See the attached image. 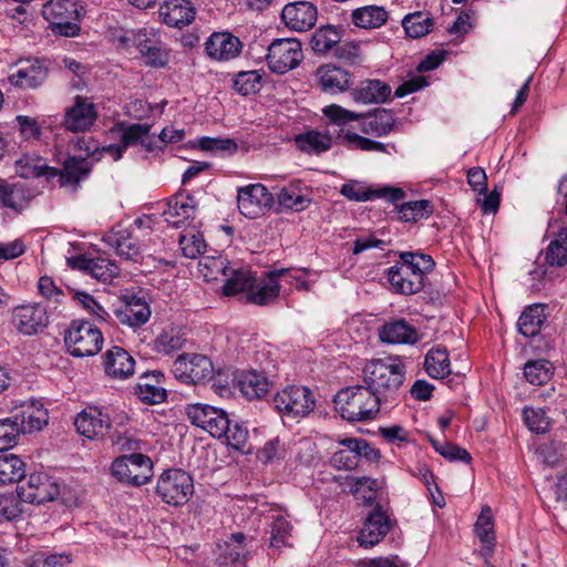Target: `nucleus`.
<instances>
[{"mask_svg": "<svg viewBox=\"0 0 567 567\" xmlns=\"http://www.w3.org/2000/svg\"><path fill=\"white\" fill-rule=\"evenodd\" d=\"M65 346L73 357H91L100 352L103 336L99 328L84 320H74L65 331Z\"/></svg>", "mask_w": 567, "mask_h": 567, "instance_id": "5", "label": "nucleus"}, {"mask_svg": "<svg viewBox=\"0 0 567 567\" xmlns=\"http://www.w3.org/2000/svg\"><path fill=\"white\" fill-rule=\"evenodd\" d=\"M133 357L121 347H113L104 354V369L109 377L124 380L134 372Z\"/></svg>", "mask_w": 567, "mask_h": 567, "instance_id": "31", "label": "nucleus"}, {"mask_svg": "<svg viewBox=\"0 0 567 567\" xmlns=\"http://www.w3.org/2000/svg\"><path fill=\"white\" fill-rule=\"evenodd\" d=\"M340 444L346 449L334 452L331 457V464L338 470H354L362 456L369 460L379 457L378 450L373 449L365 440L344 439Z\"/></svg>", "mask_w": 567, "mask_h": 567, "instance_id": "16", "label": "nucleus"}, {"mask_svg": "<svg viewBox=\"0 0 567 567\" xmlns=\"http://www.w3.org/2000/svg\"><path fill=\"white\" fill-rule=\"evenodd\" d=\"M151 313L146 300L134 295L126 296L125 302L115 311L117 320L131 328L145 324L150 320Z\"/></svg>", "mask_w": 567, "mask_h": 567, "instance_id": "26", "label": "nucleus"}, {"mask_svg": "<svg viewBox=\"0 0 567 567\" xmlns=\"http://www.w3.org/2000/svg\"><path fill=\"white\" fill-rule=\"evenodd\" d=\"M14 410L17 412L12 419L19 422L17 425L21 429V433L40 431L48 423V412L41 401H23Z\"/></svg>", "mask_w": 567, "mask_h": 567, "instance_id": "23", "label": "nucleus"}, {"mask_svg": "<svg viewBox=\"0 0 567 567\" xmlns=\"http://www.w3.org/2000/svg\"><path fill=\"white\" fill-rule=\"evenodd\" d=\"M340 41V34L331 25L321 27L315 31L311 38V48L318 53H326Z\"/></svg>", "mask_w": 567, "mask_h": 567, "instance_id": "56", "label": "nucleus"}, {"mask_svg": "<svg viewBox=\"0 0 567 567\" xmlns=\"http://www.w3.org/2000/svg\"><path fill=\"white\" fill-rule=\"evenodd\" d=\"M281 19L293 31H307L317 21V9L307 1L289 3L282 9Z\"/></svg>", "mask_w": 567, "mask_h": 567, "instance_id": "25", "label": "nucleus"}, {"mask_svg": "<svg viewBox=\"0 0 567 567\" xmlns=\"http://www.w3.org/2000/svg\"><path fill=\"white\" fill-rule=\"evenodd\" d=\"M280 284L274 272L265 279L256 280L254 288L246 295V299L255 305L264 306L274 301L279 295Z\"/></svg>", "mask_w": 567, "mask_h": 567, "instance_id": "40", "label": "nucleus"}, {"mask_svg": "<svg viewBox=\"0 0 567 567\" xmlns=\"http://www.w3.org/2000/svg\"><path fill=\"white\" fill-rule=\"evenodd\" d=\"M292 525L282 515L274 517L270 525V546L280 549L284 546H289L291 537Z\"/></svg>", "mask_w": 567, "mask_h": 567, "instance_id": "57", "label": "nucleus"}, {"mask_svg": "<svg viewBox=\"0 0 567 567\" xmlns=\"http://www.w3.org/2000/svg\"><path fill=\"white\" fill-rule=\"evenodd\" d=\"M76 432L87 439H94L102 433L103 421L96 410H84L74 420Z\"/></svg>", "mask_w": 567, "mask_h": 567, "instance_id": "49", "label": "nucleus"}, {"mask_svg": "<svg viewBox=\"0 0 567 567\" xmlns=\"http://www.w3.org/2000/svg\"><path fill=\"white\" fill-rule=\"evenodd\" d=\"M310 189L300 181H295L282 187L277 194V199L282 208L302 212L311 203Z\"/></svg>", "mask_w": 567, "mask_h": 567, "instance_id": "32", "label": "nucleus"}, {"mask_svg": "<svg viewBox=\"0 0 567 567\" xmlns=\"http://www.w3.org/2000/svg\"><path fill=\"white\" fill-rule=\"evenodd\" d=\"M402 25L410 38L416 39L430 32L433 20L423 12H414L404 17Z\"/></svg>", "mask_w": 567, "mask_h": 567, "instance_id": "54", "label": "nucleus"}, {"mask_svg": "<svg viewBox=\"0 0 567 567\" xmlns=\"http://www.w3.org/2000/svg\"><path fill=\"white\" fill-rule=\"evenodd\" d=\"M110 471L111 475L123 484L142 486L153 476V462L142 453L121 455L112 462Z\"/></svg>", "mask_w": 567, "mask_h": 567, "instance_id": "4", "label": "nucleus"}, {"mask_svg": "<svg viewBox=\"0 0 567 567\" xmlns=\"http://www.w3.org/2000/svg\"><path fill=\"white\" fill-rule=\"evenodd\" d=\"M186 342L184 333L175 328L163 330L154 340L153 349L164 355H172L181 350Z\"/></svg>", "mask_w": 567, "mask_h": 567, "instance_id": "46", "label": "nucleus"}, {"mask_svg": "<svg viewBox=\"0 0 567 567\" xmlns=\"http://www.w3.org/2000/svg\"><path fill=\"white\" fill-rule=\"evenodd\" d=\"M96 118L94 104L76 96L74 105L65 114L64 125L69 131L81 132L90 128Z\"/></svg>", "mask_w": 567, "mask_h": 567, "instance_id": "29", "label": "nucleus"}, {"mask_svg": "<svg viewBox=\"0 0 567 567\" xmlns=\"http://www.w3.org/2000/svg\"><path fill=\"white\" fill-rule=\"evenodd\" d=\"M341 143L350 150H361L367 152H386L383 143L367 138L354 132L347 131L339 135Z\"/></svg>", "mask_w": 567, "mask_h": 567, "instance_id": "55", "label": "nucleus"}, {"mask_svg": "<svg viewBox=\"0 0 567 567\" xmlns=\"http://www.w3.org/2000/svg\"><path fill=\"white\" fill-rule=\"evenodd\" d=\"M545 259L551 266L561 267L567 264V227L561 229L549 243Z\"/></svg>", "mask_w": 567, "mask_h": 567, "instance_id": "52", "label": "nucleus"}, {"mask_svg": "<svg viewBox=\"0 0 567 567\" xmlns=\"http://www.w3.org/2000/svg\"><path fill=\"white\" fill-rule=\"evenodd\" d=\"M546 319L543 305L527 307L518 318L517 328L524 337H535Z\"/></svg>", "mask_w": 567, "mask_h": 567, "instance_id": "43", "label": "nucleus"}, {"mask_svg": "<svg viewBox=\"0 0 567 567\" xmlns=\"http://www.w3.org/2000/svg\"><path fill=\"white\" fill-rule=\"evenodd\" d=\"M303 59L297 39H276L268 47L267 64L271 72L285 74L296 69Z\"/></svg>", "mask_w": 567, "mask_h": 567, "instance_id": "8", "label": "nucleus"}, {"mask_svg": "<svg viewBox=\"0 0 567 567\" xmlns=\"http://www.w3.org/2000/svg\"><path fill=\"white\" fill-rule=\"evenodd\" d=\"M261 73L257 70L239 72L234 80V87L243 95L259 91Z\"/></svg>", "mask_w": 567, "mask_h": 567, "instance_id": "60", "label": "nucleus"}, {"mask_svg": "<svg viewBox=\"0 0 567 567\" xmlns=\"http://www.w3.org/2000/svg\"><path fill=\"white\" fill-rule=\"evenodd\" d=\"M195 14V8L189 0H164L159 8L163 22L173 28L188 25Z\"/></svg>", "mask_w": 567, "mask_h": 567, "instance_id": "28", "label": "nucleus"}, {"mask_svg": "<svg viewBox=\"0 0 567 567\" xmlns=\"http://www.w3.org/2000/svg\"><path fill=\"white\" fill-rule=\"evenodd\" d=\"M475 533L482 543L495 540L494 519L489 506L482 508L481 515L475 523Z\"/></svg>", "mask_w": 567, "mask_h": 567, "instance_id": "62", "label": "nucleus"}, {"mask_svg": "<svg viewBox=\"0 0 567 567\" xmlns=\"http://www.w3.org/2000/svg\"><path fill=\"white\" fill-rule=\"evenodd\" d=\"M340 194L346 198L355 202H368L374 198H383L391 204L404 198L405 193L402 188L389 185L377 187L368 186L360 181H349L340 188Z\"/></svg>", "mask_w": 567, "mask_h": 567, "instance_id": "13", "label": "nucleus"}, {"mask_svg": "<svg viewBox=\"0 0 567 567\" xmlns=\"http://www.w3.org/2000/svg\"><path fill=\"white\" fill-rule=\"evenodd\" d=\"M361 118L363 120L361 123V131L364 134L378 137L388 135L394 125L392 112L384 109L379 110L371 115L363 114V117Z\"/></svg>", "mask_w": 567, "mask_h": 567, "instance_id": "41", "label": "nucleus"}, {"mask_svg": "<svg viewBox=\"0 0 567 567\" xmlns=\"http://www.w3.org/2000/svg\"><path fill=\"white\" fill-rule=\"evenodd\" d=\"M398 218L404 223H416L427 218L433 213L430 200H411L398 206Z\"/></svg>", "mask_w": 567, "mask_h": 567, "instance_id": "48", "label": "nucleus"}, {"mask_svg": "<svg viewBox=\"0 0 567 567\" xmlns=\"http://www.w3.org/2000/svg\"><path fill=\"white\" fill-rule=\"evenodd\" d=\"M91 167L85 158L69 157L63 163V168L59 169V182L61 186L75 188L78 184L86 178Z\"/></svg>", "mask_w": 567, "mask_h": 567, "instance_id": "39", "label": "nucleus"}, {"mask_svg": "<svg viewBox=\"0 0 567 567\" xmlns=\"http://www.w3.org/2000/svg\"><path fill=\"white\" fill-rule=\"evenodd\" d=\"M186 414L192 424L207 431L213 437L221 439L227 433L229 420L224 410L208 404H192Z\"/></svg>", "mask_w": 567, "mask_h": 567, "instance_id": "12", "label": "nucleus"}, {"mask_svg": "<svg viewBox=\"0 0 567 567\" xmlns=\"http://www.w3.org/2000/svg\"><path fill=\"white\" fill-rule=\"evenodd\" d=\"M246 536L243 533L231 534L224 545L219 546L218 563L221 565L246 566L249 551L244 544Z\"/></svg>", "mask_w": 567, "mask_h": 567, "instance_id": "36", "label": "nucleus"}, {"mask_svg": "<svg viewBox=\"0 0 567 567\" xmlns=\"http://www.w3.org/2000/svg\"><path fill=\"white\" fill-rule=\"evenodd\" d=\"M48 76V66L40 59H24L11 64L7 81L10 85L23 90L37 89Z\"/></svg>", "mask_w": 567, "mask_h": 567, "instance_id": "11", "label": "nucleus"}, {"mask_svg": "<svg viewBox=\"0 0 567 567\" xmlns=\"http://www.w3.org/2000/svg\"><path fill=\"white\" fill-rule=\"evenodd\" d=\"M68 264L102 282H111L120 272L117 265L104 257L76 256L68 259Z\"/></svg>", "mask_w": 567, "mask_h": 567, "instance_id": "22", "label": "nucleus"}, {"mask_svg": "<svg viewBox=\"0 0 567 567\" xmlns=\"http://www.w3.org/2000/svg\"><path fill=\"white\" fill-rule=\"evenodd\" d=\"M238 209L247 218L260 217L272 205L271 193L261 184H252L238 189Z\"/></svg>", "mask_w": 567, "mask_h": 567, "instance_id": "15", "label": "nucleus"}, {"mask_svg": "<svg viewBox=\"0 0 567 567\" xmlns=\"http://www.w3.org/2000/svg\"><path fill=\"white\" fill-rule=\"evenodd\" d=\"M316 81L321 91L336 95L349 90L352 75L342 68L332 64H323L316 71Z\"/></svg>", "mask_w": 567, "mask_h": 567, "instance_id": "24", "label": "nucleus"}, {"mask_svg": "<svg viewBox=\"0 0 567 567\" xmlns=\"http://www.w3.org/2000/svg\"><path fill=\"white\" fill-rule=\"evenodd\" d=\"M350 485V493L357 498L361 499L364 504H371L375 499V492L378 483L375 480L367 476L362 477H348Z\"/></svg>", "mask_w": 567, "mask_h": 567, "instance_id": "53", "label": "nucleus"}, {"mask_svg": "<svg viewBox=\"0 0 567 567\" xmlns=\"http://www.w3.org/2000/svg\"><path fill=\"white\" fill-rule=\"evenodd\" d=\"M105 241L115 249L118 256L134 259L140 255V245L132 236V231L122 227L113 228Z\"/></svg>", "mask_w": 567, "mask_h": 567, "instance_id": "38", "label": "nucleus"}, {"mask_svg": "<svg viewBox=\"0 0 567 567\" xmlns=\"http://www.w3.org/2000/svg\"><path fill=\"white\" fill-rule=\"evenodd\" d=\"M172 372L175 379L186 385H200L204 380L210 378L213 364L203 354H181L174 361Z\"/></svg>", "mask_w": 567, "mask_h": 567, "instance_id": "10", "label": "nucleus"}, {"mask_svg": "<svg viewBox=\"0 0 567 567\" xmlns=\"http://www.w3.org/2000/svg\"><path fill=\"white\" fill-rule=\"evenodd\" d=\"M221 293L227 297L248 293L254 288L256 277L247 267H229L225 276Z\"/></svg>", "mask_w": 567, "mask_h": 567, "instance_id": "35", "label": "nucleus"}, {"mask_svg": "<svg viewBox=\"0 0 567 567\" xmlns=\"http://www.w3.org/2000/svg\"><path fill=\"white\" fill-rule=\"evenodd\" d=\"M553 364L547 360L528 361L524 367L527 382L534 386L545 385L553 377Z\"/></svg>", "mask_w": 567, "mask_h": 567, "instance_id": "50", "label": "nucleus"}, {"mask_svg": "<svg viewBox=\"0 0 567 567\" xmlns=\"http://www.w3.org/2000/svg\"><path fill=\"white\" fill-rule=\"evenodd\" d=\"M322 114L330 124L343 126L350 122L359 121L363 114L347 110L338 104H329L322 109Z\"/></svg>", "mask_w": 567, "mask_h": 567, "instance_id": "59", "label": "nucleus"}, {"mask_svg": "<svg viewBox=\"0 0 567 567\" xmlns=\"http://www.w3.org/2000/svg\"><path fill=\"white\" fill-rule=\"evenodd\" d=\"M207 54L217 61H227L239 55L243 44L229 32L213 33L205 44Z\"/></svg>", "mask_w": 567, "mask_h": 567, "instance_id": "27", "label": "nucleus"}, {"mask_svg": "<svg viewBox=\"0 0 567 567\" xmlns=\"http://www.w3.org/2000/svg\"><path fill=\"white\" fill-rule=\"evenodd\" d=\"M523 416L526 426L532 432L544 434L549 430V421L542 409L525 408Z\"/></svg>", "mask_w": 567, "mask_h": 567, "instance_id": "64", "label": "nucleus"}, {"mask_svg": "<svg viewBox=\"0 0 567 567\" xmlns=\"http://www.w3.org/2000/svg\"><path fill=\"white\" fill-rule=\"evenodd\" d=\"M16 173L22 178L44 176L47 179L55 178L59 169L48 166L45 161L35 155H23L16 161Z\"/></svg>", "mask_w": 567, "mask_h": 567, "instance_id": "37", "label": "nucleus"}, {"mask_svg": "<svg viewBox=\"0 0 567 567\" xmlns=\"http://www.w3.org/2000/svg\"><path fill=\"white\" fill-rule=\"evenodd\" d=\"M229 267L228 260L223 256H203L198 261V271L206 281L225 278Z\"/></svg>", "mask_w": 567, "mask_h": 567, "instance_id": "51", "label": "nucleus"}, {"mask_svg": "<svg viewBox=\"0 0 567 567\" xmlns=\"http://www.w3.org/2000/svg\"><path fill=\"white\" fill-rule=\"evenodd\" d=\"M196 210L195 199L190 195H176L167 204L163 216L174 227H182L185 221L194 218Z\"/></svg>", "mask_w": 567, "mask_h": 567, "instance_id": "34", "label": "nucleus"}, {"mask_svg": "<svg viewBox=\"0 0 567 567\" xmlns=\"http://www.w3.org/2000/svg\"><path fill=\"white\" fill-rule=\"evenodd\" d=\"M405 369L398 358L375 359L363 369L367 390H396L403 384Z\"/></svg>", "mask_w": 567, "mask_h": 567, "instance_id": "3", "label": "nucleus"}, {"mask_svg": "<svg viewBox=\"0 0 567 567\" xmlns=\"http://www.w3.org/2000/svg\"><path fill=\"white\" fill-rule=\"evenodd\" d=\"M12 417L0 420V452L12 449L18 444L21 429Z\"/></svg>", "mask_w": 567, "mask_h": 567, "instance_id": "61", "label": "nucleus"}, {"mask_svg": "<svg viewBox=\"0 0 567 567\" xmlns=\"http://www.w3.org/2000/svg\"><path fill=\"white\" fill-rule=\"evenodd\" d=\"M42 16L55 34L75 37L80 32V11L74 0H50L43 6Z\"/></svg>", "mask_w": 567, "mask_h": 567, "instance_id": "7", "label": "nucleus"}, {"mask_svg": "<svg viewBox=\"0 0 567 567\" xmlns=\"http://www.w3.org/2000/svg\"><path fill=\"white\" fill-rule=\"evenodd\" d=\"M268 385H272L267 377L256 370H238L233 368H224L218 370L214 378L213 388L216 390H227L237 388L238 390H266Z\"/></svg>", "mask_w": 567, "mask_h": 567, "instance_id": "9", "label": "nucleus"}, {"mask_svg": "<svg viewBox=\"0 0 567 567\" xmlns=\"http://www.w3.org/2000/svg\"><path fill=\"white\" fill-rule=\"evenodd\" d=\"M12 323L24 336L38 334L49 323L47 308L38 302L18 306L12 311Z\"/></svg>", "mask_w": 567, "mask_h": 567, "instance_id": "14", "label": "nucleus"}, {"mask_svg": "<svg viewBox=\"0 0 567 567\" xmlns=\"http://www.w3.org/2000/svg\"><path fill=\"white\" fill-rule=\"evenodd\" d=\"M354 25L362 29H377L382 27L388 20V12L383 7L365 6L355 9L352 14Z\"/></svg>", "mask_w": 567, "mask_h": 567, "instance_id": "42", "label": "nucleus"}, {"mask_svg": "<svg viewBox=\"0 0 567 567\" xmlns=\"http://www.w3.org/2000/svg\"><path fill=\"white\" fill-rule=\"evenodd\" d=\"M391 527V519L378 506L365 517L357 540L361 547L371 548L385 537Z\"/></svg>", "mask_w": 567, "mask_h": 567, "instance_id": "19", "label": "nucleus"}, {"mask_svg": "<svg viewBox=\"0 0 567 567\" xmlns=\"http://www.w3.org/2000/svg\"><path fill=\"white\" fill-rule=\"evenodd\" d=\"M272 402L280 413L305 416L313 410L316 399L312 392H275Z\"/></svg>", "mask_w": 567, "mask_h": 567, "instance_id": "21", "label": "nucleus"}, {"mask_svg": "<svg viewBox=\"0 0 567 567\" xmlns=\"http://www.w3.org/2000/svg\"><path fill=\"white\" fill-rule=\"evenodd\" d=\"M25 476V463L16 454L0 455V484H13Z\"/></svg>", "mask_w": 567, "mask_h": 567, "instance_id": "44", "label": "nucleus"}, {"mask_svg": "<svg viewBox=\"0 0 567 567\" xmlns=\"http://www.w3.org/2000/svg\"><path fill=\"white\" fill-rule=\"evenodd\" d=\"M298 148L307 153H322L332 145V138L329 134L318 131H308L296 137Z\"/></svg>", "mask_w": 567, "mask_h": 567, "instance_id": "47", "label": "nucleus"}, {"mask_svg": "<svg viewBox=\"0 0 567 567\" xmlns=\"http://www.w3.org/2000/svg\"><path fill=\"white\" fill-rule=\"evenodd\" d=\"M424 368L434 379H442L450 374V359L447 350L443 347L432 348L425 355Z\"/></svg>", "mask_w": 567, "mask_h": 567, "instance_id": "45", "label": "nucleus"}, {"mask_svg": "<svg viewBox=\"0 0 567 567\" xmlns=\"http://www.w3.org/2000/svg\"><path fill=\"white\" fill-rule=\"evenodd\" d=\"M72 298L76 301L87 313L95 317L100 321H106L109 318L107 311L87 292L72 291Z\"/></svg>", "mask_w": 567, "mask_h": 567, "instance_id": "63", "label": "nucleus"}, {"mask_svg": "<svg viewBox=\"0 0 567 567\" xmlns=\"http://www.w3.org/2000/svg\"><path fill=\"white\" fill-rule=\"evenodd\" d=\"M151 126L147 124H133L123 131L122 145H109L101 150L102 154H109L114 161L122 157L123 150L141 145L144 150L152 152L156 148L157 140L150 133Z\"/></svg>", "mask_w": 567, "mask_h": 567, "instance_id": "18", "label": "nucleus"}, {"mask_svg": "<svg viewBox=\"0 0 567 567\" xmlns=\"http://www.w3.org/2000/svg\"><path fill=\"white\" fill-rule=\"evenodd\" d=\"M433 267L431 256L404 251L400 254V261L388 269L386 278L395 292L414 295L423 288L424 277Z\"/></svg>", "mask_w": 567, "mask_h": 567, "instance_id": "1", "label": "nucleus"}, {"mask_svg": "<svg viewBox=\"0 0 567 567\" xmlns=\"http://www.w3.org/2000/svg\"><path fill=\"white\" fill-rule=\"evenodd\" d=\"M35 197L33 188L22 182H9L0 178V205L14 213L23 212Z\"/></svg>", "mask_w": 567, "mask_h": 567, "instance_id": "20", "label": "nucleus"}, {"mask_svg": "<svg viewBox=\"0 0 567 567\" xmlns=\"http://www.w3.org/2000/svg\"><path fill=\"white\" fill-rule=\"evenodd\" d=\"M178 243L183 255L187 258H196L206 247L203 235L195 229L184 230L179 236Z\"/></svg>", "mask_w": 567, "mask_h": 567, "instance_id": "58", "label": "nucleus"}, {"mask_svg": "<svg viewBox=\"0 0 567 567\" xmlns=\"http://www.w3.org/2000/svg\"><path fill=\"white\" fill-rule=\"evenodd\" d=\"M194 493L193 477L181 468H171L157 480L156 494L168 505L182 506Z\"/></svg>", "mask_w": 567, "mask_h": 567, "instance_id": "6", "label": "nucleus"}, {"mask_svg": "<svg viewBox=\"0 0 567 567\" xmlns=\"http://www.w3.org/2000/svg\"><path fill=\"white\" fill-rule=\"evenodd\" d=\"M420 337L416 328L403 319L386 322L379 330L380 340L390 344H414Z\"/></svg>", "mask_w": 567, "mask_h": 567, "instance_id": "30", "label": "nucleus"}, {"mask_svg": "<svg viewBox=\"0 0 567 567\" xmlns=\"http://www.w3.org/2000/svg\"><path fill=\"white\" fill-rule=\"evenodd\" d=\"M333 402L341 417L350 422L373 419L380 406L377 392H337Z\"/></svg>", "mask_w": 567, "mask_h": 567, "instance_id": "2", "label": "nucleus"}, {"mask_svg": "<svg viewBox=\"0 0 567 567\" xmlns=\"http://www.w3.org/2000/svg\"><path fill=\"white\" fill-rule=\"evenodd\" d=\"M391 87L380 80L361 81L352 91L351 97L359 104H379L388 100Z\"/></svg>", "mask_w": 567, "mask_h": 567, "instance_id": "33", "label": "nucleus"}, {"mask_svg": "<svg viewBox=\"0 0 567 567\" xmlns=\"http://www.w3.org/2000/svg\"><path fill=\"white\" fill-rule=\"evenodd\" d=\"M17 494L23 503L41 504L58 496L59 487L48 475L32 473L18 486Z\"/></svg>", "mask_w": 567, "mask_h": 567, "instance_id": "17", "label": "nucleus"}]
</instances>
